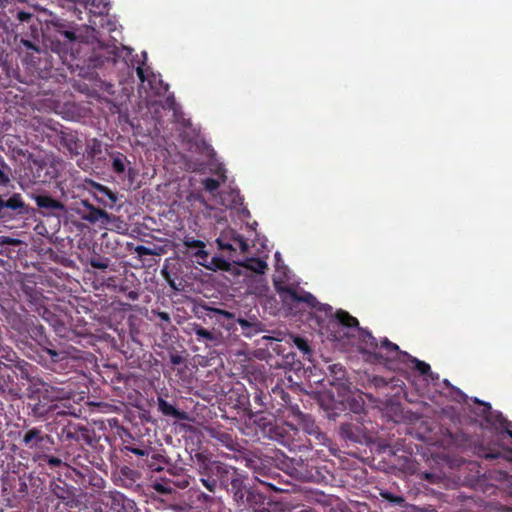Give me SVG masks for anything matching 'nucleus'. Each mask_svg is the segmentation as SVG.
Returning <instances> with one entry per match:
<instances>
[{
	"instance_id": "1",
	"label": "nucleus",
	"mask_w": 512,
	"mask_h": 512,
	"mask_svg": "<svg viewBox=\"0 0 512 512\" xmlns=\"http://www.w3.org/2000/svg\"><path fill=\"white\" fill-rule=\"evenodd\" d=\"M289 401L290 395L278 382L268 394L261 391L258 395V406L263 407V410L258 409V431L264 438L276 441L289 450H297L304 446L296 439L298 429L288 423L279 422L276 418V414L281 413Z\"/></svg>"
},
{
	"instance_id": "2",
	"label": "nucleus",
	"mask_w": 512,
	"mask_h": 512,
	"mask_svg": "<svg viewBox=\"0 0 512 512\" xmlns=\"http://www.w3.org/2000/svg\"><path fill=\"white\" fill-rule=\"evenodd\" d=\"M276 291L279 293L283 303L292 310L300 304H306L309 308L324 312L330 317L328 328L330 330V338L334 341L341 340L346 333L344 328H358L359 321L350 315L347 311L338 310L333 315V308L328 304L320 303L314 295L309 292L299 291L298 288L284 285L277 278L273 279Z\"/></svg>"
},
{
	"instance_id": "3",
	"label": "nucleus",
	"mask_w": 512,
	"mask_h": 512,
	"mask_svg": "<svg viewBox=\"0 0 512 512\" xmlns=\"http://www.w3.org/2000/svg\"><path fill=\"white\" fill-rule=\"evenodd\" d=\"M495 422L500 425V431L497 434L499 440H503L505 436L512 439V422L498 413L495 416ZM475 454L487 461H496L498 464L502 462L512 463V448H505L500 444H479L475 446Z\"/></svg>"
},
{
	"instance_id": "4",
	"label": "nucleus",
	"mask_w": 512,
	"mask_h": 512,
	"mask_svg": "<svg viewBox=\"0 0 512 512\" xmlns=\"http://www.w3.org/2000/svg\"><path fill=\"white\" fill-rule=\"evenodd\" d=\"M371 356L379 362L404 363L406 357H410V354L400 350L397 344L384 337L378 342V349L371 353Z\"/></svg>"
},
{
	"instance_id": "5",
	"label": "nucleus",
	"mask_w": 512,
	"mask_h": 512,
	"mask_svg": "<svg viewBox=\"0 0 512 512\" xmlns=\"http://www.w3.org/2000/svg\"><path fill=\"white\" fill-rule=\"evenodd\" d=\"M292 414L296 418L298 425L310 437H313L316 444L324 445L328 440L316 424L314 418L310 414L303 413L298 407L292 408Z\"/></svg>"
},
{
	"instance_id": "6",
	"label": "nucleus",
	"mask_w": 512,
	"mask_h": 512,
	"mask_svg": "<svg viewBox=\"0 0 512 512\" xmlns=\"http://www.w3.org/2000/svg\"><path fill=\"white\" fill-rule=\"evenodd\" d=\"M216 242L219 249L231 253H245L248 250V243L232 229L221 232Z\"/></svg>"
},
{
	"instance_id": "7",
	"label": "nucleus",
	"mask_w": 512,
	"mask_h": 512,
	"mask_svg": "<svg viewBox=\"0 0 512 512\" xmlns=\"http://www.w3.org/2000/svg\"><path fill=\"white\" fill-rule=\"evenodd\" d=\"M287 342L283 343L281 339L264 335L258 339V359L271 358L275 353L278 356H285Z\"/></svg>"
},
{
	"instance_id": "8",
	"label": "nucleus",
	"mask_w": 512,
	"mask_h": 512,
	"mask_svg": "<svg viewBox=\"0 0 512 512\" xmlns=\"http://www.w3.org/2000/svg\"><path fill=\"white\" fill-rule=\"evenodd\" d=\"M270 490L273 491H282L281 488L277 487L272 482H267L258 478V512H277L278 504L274 501H267L265 506V501L267 500V496L265 495Z\"/></svg>"
},
{
	"instance_id": "9",
	"label": "nucleus",
	"mask_w": 512,
	"mask_h": 512,
	"mask_svg": "<svg viewBox=\"0 0 512 512\" xmlns=\"http://www.w3.org/2000/svg\"><path fill=\"white\" fill-rule=\"evenodd\" d=\"M341 438L354 443H361L364 438V426L357 416L355 421L342 422L339 428Z\"/></svg>"
},
{
	"instance_id": "10",
	"label": "nucleus",
	"mask_w": 512,
	"mask_h": 512,
	"mask_svg": "<svg viewBox=\"0 0 512 512\" xmlns=\"http://www.w3.org/2000/svg\"><path fill=\"white\" fill-rule=\"evenodd\" d=\"M327 369L330 384L341 392L346 391L349 388V381L345 368L341 364H331Z\"/></svg>"
},
{
	"instance_id": "11",
	"label": "nucleus",
	"mask_w": 512,
	"mask_h": 512,
	"mask_svg": "<svg viewBox=\"0 0 512 512\" xmlns=\"http://www.w3.org/2000/svg\"><path fill=\"white\" fill-rule=\"evenodd\" d=\"M84 205L88 208L89 212L82 216L83 220H86L90 223L102 221L105 224H109L113 220H115L113 216H111L102 209L95 208L92 205L88 204L87 202H84Z\"/></svg>"
},
{
	"instance_id": "12",
	"label": "nucleus",
	"mask_w": 512,
	"mask_h": 512,
	"mask_svg": "<svg viewBox=\"0 0 512 512\" xmlns=\"http://www.w3.org/2000/svg\"><path fill=\"white\" fill-rule=\"evenodd\" d=\"M44 440L49 441L50 437L43 435L42 432L36 428L28 430L23 437L24 444L30 448H38Z\"/></svg>"
},
{
	"instance_id": "13",
	"label": "nucleus",
	"mask_w": 512,
	"mask_h": 512,
	"mask_svg": "<svg viewBox=\"0 0 512 512\" xmlns=\"http://www.w3.org/2000/svg\"><path fill=\"white\" fill-rule=\"evenodd\" d=\"M358 330L359 339L361 343L365 345L366 348L364 351L371 355V353L378 349V340L367 329L358 327Z\"/></svg>"
},
{
	"instance_id": "14",
	"label": "nucleus",
	"mask_w": 512,
	"mask_h": 512,
	"mask_svg": "<svg viewBox=\"0 0 512 512\" xmlns=\"http://www.w3.org/2000/svg\"><path fill=\"white\" fill-rule=\"evenodd\" d=\"M37 206L47 210H63L64 205L49 196L36 195L33 197Z\"/></svg>"
},
{
	"instance_id": "15",
	"label": "nucleus",
	"mask_w": 512,
	"mask_h": 512,
	"mask_svg": "<svg viewBox=\"0 0 512 512\" xmlns=\"http://www.w3.org/2000/svg\"><path fill=\"white\" fill-rule=\"evenodd\" d=\"M217 178H207L204 180L203 184L206 190L209 192H213L220 187V183L224 182L226 176L224 174L223 168L219 167L216 172Z\"/></svg>"
},
{
	"instance_id": "16",
	"label": "nucleus",
	"mask_w": 512,
	"mask_h": 512,
	"mask_svg": "<svg viewBox=\"0 0 512 512\" xmlns=\"http://www.w3.org/2000/svg\"><path fill=\"white\" fill-rule=\"evenodd\" d=\"M404 364H412L413 368L423 376L428 375L431 372V367L428 363L421 361L412 355H410V357H406Z\"/></svg>"
},
{
	"instance_id": "17",
	"label": "nucleus",
	"mask_w": 512,
	"mask_h": 512,
	"mask_svg": "<svg viewBox=\"0 0 512 512\" xmlns=\"http://www.w3.org/2000/svg\"><path fill=\"white\" fill-rule=\"evenodd\" d=\"M158 406L164 415L173 416L175 418H182L181 413L164 399H158Z\"/></svg>"
},
{
	"instance_id": "18",
	"label": "nucleus",
	"mask_w": 512,
	"mask_h": 512,
	"mask_svg": "<svg viewBox=\"0 0 512 512\" xmlns=\"http://www.w3.org/2000/svg\"><path fill=\"white\" fill-rule=\"evenodd\" d=\"M4 207L12 210H19L25 207V204L19 194H14L7 201H4Z\"/></svg>"
},
{
	"instance_id": "19",
	"label": "nucleus",
	"mask_w": 512,
	"mask_h": 512,
	"mask_svg": "<svg viewBox=\"0 0 512 512\" xmlns=\"http://www.w3.org/2000/svg\"><path fill=\"white\" fill-rule=\"evenodd\" d=\"M294 343L296 347L304 354V356H306L307 359H310V356L312 355V350L310 348L308 341L302 337H295Z\"/></svg>"
},
{
	"instance_id": "20",
	"label": "nucleus",
	"mask_w": 512,
	"mask_h": 512,
	"mask_svg": "<svg viewBox=\"0 0 512 512\" xmlns=\"http://www.w3.org/2000/svg\"><path fill=\"white\" fill-rule=\"evenodd\" d=\"M51 490H52V493L58 498V499H62V500H65L67 498H69V491L66 487V485H61L59 483H52L51 484Z\"/></svg>"
},
{
	"instance_id": "21",
	"label": "nucleus",
	"mask_w": 512,
	"mask_h": 512,
	"mask_svg": "<svg viewBox=\"0 0 512 512\" xmlns=\"http://www.w3.org/2000/svg\"><path fill=\"white\" fill-rule=\"evenodd\" d=\"M258 245H260V248L258 247V256H265L266 254L268 255L273 248V244L270 243L265 236H260L259 234Z\"/></svg>"
},
{
	"instance_id": "22",
	"label": "nucleus",
	"mask_w": 512,
	"mask_h": 512,
	"mask_svg": "<svg viewBox=\"0 0 512 512\" xmlns=\"http://www.w3.org/2000/svg\"><path fill=\"white\" fill-rule=\"evenodd\" d=\"M9 182V168L3 160H0V185L6 186Z\"/></svg>"
},
{
	"instance_id": "23",
	"label": "nucleus",
	"mask_w": 512,
	"mask_h": 512,
	"mask_svg": "<svg viewBox=\"0 0 512 512\" xmlns=\"http://www.w3.org/2000/svg\"><path fill=\"white\" fill-rule=\"evenodd\" d=\"M347 402L349 404L350 410L357 415H359L364 409L363 408L364 402L361 397H360V400L353 398L351 400L348 399Z\"/></svg>"
},
{
	"instance_id": "24",
	"label": "nucleus",
	"mask_w": 512,
	"mask_h": 512,
	"mask_svg": "<svg viewBox=\"0 0 512 512\" xmlns=\"http://www.w3.org/2000/svg\"><path fill=\"white\" fill-rule=\"evenodd\" d=\"M475 402L480 404L481 407H482L479 414L481 416L485 417L487 421H491V418H492V415H493L491 405L489 403L479 401L478 399H476Z\"/></svg>"
},
{
	"instance_id": "25",
	"label": "nucleus",
	"mask_w": 512,
	"mask_h": 512,
	"mask_svg": "<svg viewBox=\"0 0 512 512\" xmlns=\"http://www.w3.org/2000/svg\"><path fill=\"white\" fill-rule=\"evenodd\" d=\"M183 244L189 249L205 248L206 246L203 241L196 240L192 237H185L183 239Z\"/></svg>"
},
{
	"instance_id": "26",
	"label": "nucleus",
	"mask_w": 512,
	"mask_h": 512,
	"mask_svg": "<svg viewBox=\"0 0 512 512\" xmlns=\"http://www.w3.org/2000/svg\"><path fill=\"white\" fill-rule=\"evenodd\" d=\"M135 252L139 256L159 255V252L156 249H153V248H150V247H146V246H142V245H139V246L135 247Z\"/></svg>"
},
{
	"instance_id": "27",
	"label": "nucleus",
	"mask_w": 512,
	"mask_h": 512,
	"mask_svg": "<svg viewBox=\"0 0 512 512\" xmlns=\"http://www.w3.org/2000/svg\"><path fill=\"white\" fill-rule=\"evenodd\" d=\"M297 465L299 466V468H294V474L296 477H299L301 479H309L310 476L308 475V473H305L303 471V467H304V462L302 459H298L297 460Z\"/></svg>"
},
{
	"instance_id": "28",
	"label": "nucleus",
	"mask_w": 512,
	"mask_h": 512,
	"mask_svg": "<svg viewBox=\"0 0 512 512\" xmlns=\"http://www.w3.org/2000/svg\"><path fill=\"white\" fill-rule=\"evenodd\" d=\"M161 274L173 290H175V291L181 290V288L175 283V281L173 279H171L170 273L167 271V269H165V268L162 269Z\"/></svg>"
},
{
	"instance_id": "29",
	"label": "nucleus",
	"mask_w": 512,
	"mask_h": 512,
	"mask_svg": "<svg viewBox=\"0 0 512 512\" xmlns=\"http://www.w3.org/2000/svg\"><path fill=\"white\" fill-rule=\"evenodd\" d=\"M268 255L265 256H258V276L265 273V271L268 269V265L266 262V258Z\"/></svg>"
},
{
	"instance_id": "30",
	"label": "nucleus",
	"mask_w": 512,
	"mask_h": 512,
	"mask_svg": "<svg viewBox=\"0 0 512 512\" xmlns=\"http://www.w3.org/2000/svg\"><path fill=\"white\" fill-rule=\"evenodd\" d=\"M22 241L16 238H11L8 236H0V245H19Z\"/></svg>"
},
{
	"instance_id": "31",
	"label": "nucleus",
	"mask_w": 512,
	"mask_h": 512,
	"mask_svg": "<svg viewBox=\"0 0 512 512\" xmlns=\"http://www.w3.org/2000/svg\"><path fill=\"white\" fill-rule=\"evenodd\" d=\"M194 331H195V334L201 338H205L207 340H213V335L209 331L205 330L202 327L197 326V327H195Z\"/></svg>"
},
{
	"instance_id": "32",
	"label": "nucleus",
	"mask_w": 512,
	"mask_h": 512,
	"mask_svg": "<svg viewBox=\"0 0 512 512\" xmlns=\"http://www.w3.org/2000/svg\"><path fill=\"white\" fill-rule=\"evenodd\" d=\"M113 168L118 173H122L125 170L124 159L116 157L113 159Z\"/></svg>"
},
{
	"instance_id": "33",
	"label": "nucleus",
	"mask_w": 512,
	"mask_h": 512,
	"mask_svg": "<svg viewBox=\"0 0 512 512\" xmlns=\"http://www.w3.org/2000/svg\"><path fill=\"white\" fill-rule=\"evenodd\" d=\"M90 265L96 269H106L108 267V263L106 261L97 258L91 259Z\"/></svg>"
},
{
	"instance_id": "34",
	"label": "nucleus",
	"mask_w": 512,
	"mask_h": 512,
	"mask_svg": "<svg viewBox=\"0 0 512 512\" xmlns=\"http://www.w3.org/2000/svg\"><path fill=\"white\" fill-rule=\"evenodd\" d=\"M383 497L393 503H396V504H402L404 502V499L403 497L401 496H397V495H393L389 492L383 494Z\"/></svg>"
},
{
	"instance_id": "35",
	"label": "nucleus",
	"mask_w": 512,
	"mask_h": 512,
	"mask_svg": "<svg viewBox=\"0 0 512 512\" xmlns=\"http://www.w3.org/2000/svg\"><path fill=\"white\" fill-rule=\"evenodd\" d=\"M197 263L201 266L206 267L210 270H217V266H212L211 264H208V256L207 257H199L196 259Z\"/></svg>"
},
{
	"instance_id": "36",
	"label": "nucleus",
	"mask_w": 512,
	"mask_h": 512,
	"mask_svg": "<svg viewBox=\"0 0 512 512\" xmlns=\"http://www.w3.org/2000/svg\"><path fill=\"white\" fill-rule=\"evenodd\" d=\"M208 264L212 266H217V269H222L226 265V263L222 260L213 258L211 261H208Z\"/></svg>"
},
{
	"instance_id": "37",
	"label": "nucleus",
	"mask_w": 512,
	"mask_h": 512,
	"mask_svg": "<svg viewBox=\"0 0 512 512\" xmlns=\"http://www.w3.org/2000/svg\"><path fill=\"white\" fill-rule=\"evenodd\" d=\"M203 485L211 492L215 490L216 482L215 481H208L206 479L201 480Z\"/></svg>"
},
{
	"instance_id": "38",
	"label": "nucleus",
	"mask_w": 512,
	"mask_h": 512,
	"mask_svg": "<svg viewBox=\"0 0 512 512\" xmlns=\"http://www.w3.org/2000/svg\"><path fill=\"white\" fill-rule=\"evenodd\" d=\"M128 450L137 456H146L148 454L147 451L139 448L129 447Z\"/></svg>"
},
{
	"instance_id": "39",
	"label": "nucleus",
	"mask_w": 512,
	"mask_h": 512,
	"mask_svg": "<svg viewBox=\"0 0 512 512\" xmlns=\"http://www.w3.org/2000/svg\"><path fill=\"white\" fill-rule=\"evenodd\" d=\"M18 19L22 22L28 21L31 18V14L28 12L20 11L18 12Z\"/></svg>"
},
{
	"instance_id": "40",
	"label": "nucleus",
	"mask_w": 512,
	"mask_h": 512,
	"mask_svg": "<svg viewBox=\"0 0 512 512\" xmlns=\"http://www.w3.org/2000/svg\"><path fill=\"white\" fill-rule=\"evenodd\" d=\"M62 461L59 459V458H56V457H49L48 458V464L51 465V466H59L61 465Z\"/></svg>"
},
{
	"instance_id": "41",
	"label": "nucleus",
	"mask_w": 512,
	"mask_h": 512,
	"mask_svg": "<svg viewBox=\"0 0 512 512\" xmlns=\"http://www.w3.org/2000/svg\"><path fill=\"white\" fill-rule=\"evenodd\" d=\"M194 256L197 258L199 257H207L208 253L205 251V248H197V251L195 252Z\"/></svg>"
},
{
	"instance_id": "42",
	"label": "nucleus",
	"mask_w": 512,
	"mask_h": 512,
	"mask_svg": "<svg viewBox=\"0 0 512 512\" xmlns=\"http://www.w3.org/2000/svg\"><path fill=\"white\" fill-rule=\"evenodd\" d=\"M274 258H275V261H276V269L278 270L280 268V265H282V259H281V254L280 252L276 251L275 254H274Z\"/></svg>"
},
{
	"instance_id": "43",
	"label": "nucleus",
	"mask_w": 512,
	"mask_h": 512,
	"mask_svg": "<svg viewBox=\"0 0 512 512\" xmlns=\"http://www.w3.org/2000/svg\"><path fill=\"white\" fill-rule=\"evenodd\" d=\"M137 75H138L139 79L141 80V82L145 81L144 70L142 67L137 68Z\"/></svg>"
},
{
	"instance_id": "44",
	"label": "nucleus",
	"mask_w": 512,
	"mask_h": 512,
	"mask_svg": "<svg viewBox=\"0 0 512 512\" xmlns=\"http://www.w3.org/2000/svg\"><path fill=\"white\" fill-rule=\"evenodd\" d=\"M257 379H258V383H259L260 381H263L265 384H266V382H267V380H268L267 378H264V376H263V374H262V372H261V370H260V368H259V367H258V376H257Z\"/></svg>"
},
{
	"instance_id": "45",
	"label": "nucleus",
	"mask_w": 512,
	"mask_h": 512,
	"mask_svg": "<svg viewBox=\"0 0 512 512\" xmlns=\"http://www.w3.org/2000/svg\"><path fill=\"white\" fill-rule=\"evenodd\" d=\"M64 36L71 41L75 39V35L71 31H65Z\"/></svg>"
},
{
	"instance_id": "46",
	"label": "nucleus",
	"mask_w": 512,
	"mask_h": 512,
	"mask_svg": "<svg viewBox=\"0 0 512 512\" xmlns=\"http://www.w3.org/2000/svg\"><path fill=\"white\" fill-rule=\"evenodd\" d=\"M23 44L25 47H27L28 49H33V50H37L36 47L28 40H24L23 41Z\"/></svg>"
},
{
	"instance_id": "47",
	"label": "nucleus",
	"mask_w": 512,
	"mask_h": 512,
	"mask_svg": "<svg viewBox=\"0 0 512 512\" xmlns=\"http://www.w3.org/2000/svg\"><path fill=\"white\" fill-rule=\"evenodd\" d=\"M500 474H503L504 478H506L510 482L512 475L509 476L507 472L503 473V471H500Z\"/></svg>"
},
{
	"instance_id": "48",
	"label": "nucleus",
	"mask_w": 512,
	"mask_h": 512,
	"mask_svg": "<svg viewBox=\"0 0 512 512\" xmlns=\"http://www.w3.org/2000/svg\"><path fill=\"white\" fill-rule=\"evenodd\" d=\"M4 208V201L3 199L0 197V211Z\"/></svg>"
},
{
	"instance_id": "49",
	"label": "nucleus",
	"mask_w": 512,
	"mask_h": 512,
	"mask_svg": "<svg viewBox=\"0 0 512 512\" xmlns=\"http://www.w3.org/2000/svg\"><path fill=\"white\" fill-rule=\"evenodd\" d=\"M156 490L162 492L163 488H162V486L160 484H158V485H156Z\"/></svg>"
},
{
	"instance_id": "50",
	"label": "nucleus",
	"mask_w": 512,
	"mask_h": 512,
	"mask_svg": "<svg viewBox=\"0 0 512 512\" xmlns=\"http://www.w3.org/2000/svg\"><path fill=\"white\" fill-rule=\"evenodd\" d=\"M271 366L275 365V366H281L282 364L279 363V361H276L275 364H270Z\"/></svg>"
},
{
	"instance_id": "51",
	"label": "nucleus",
	"mask_w": 512,
	"mask_h": 512,
	"mask_svg": "<svg viewBox=\"0 0 512 512\" xmlns=\"http://www.w3.org/2000/svg\"><path fill=\"white\" fill-rule=\"evenodd\" d=\"M162 318H163V319H168V316H167V314H165V313H162Z\"/></svg>"
},
{
	"instance_id": "52",
	"label": "nucleus",
	"mask_w": 512,
	"mask_h": 512,
	"mask_svg": "<svg viewBox=\"0 0 512 512\" xmlns=\"http://www.w3.org/2000/svg\"><path fill=\"white\" fill-rule=\"evenodd\" d=\"M223 205L226 206V207H230V205L228 203L225 202V200H223Z\"/></svg>"
},
{
	"instance_id": "53",
	"label": "nucleus",
	"mask_w": 512,
	"mask_h": 512,
	"mask_svg": "<svg viewBox=\"0 0 512 512\" xmlns=\"http://www.w3.org/2000/svg\"><path fill=\"white\" fill-rule=\"evenodd\" d=\"M510 490L512 492V476H511V480H510Z\"/></svg>"
},
{
	"instance_id": "54",
	"label": "nucleus",
	"mask_w": 512,
	"mask_h": 512,
	"mask_svg": "<svg viewBox=\"0 0 512 512\" xmlns=\"http://www.w3.org/2000/svg\"><path fill=\"white\" fill-rule=\"evenodd\" d=\"M215 311H216V312H219V313H223V314H224V312H223V311H220L219 309H216Z\"/></svg>"
}]
</instances>
